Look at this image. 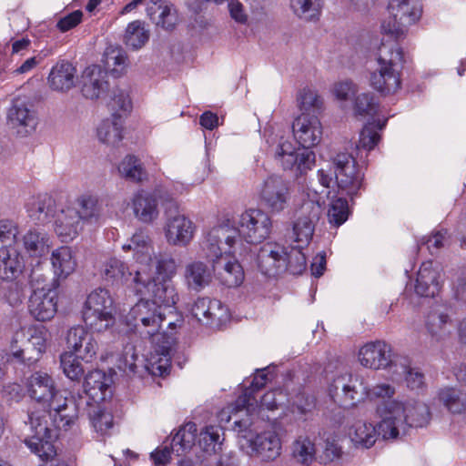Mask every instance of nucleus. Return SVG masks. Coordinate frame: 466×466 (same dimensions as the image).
Segmentation results:
<instances>
[{
  "label": "nucleus",
  "mask_w": 466,
  "mask_h": 466,
  "mask_svg": "<svg viewBox=\"0 0 466 466\" xmlns=\"http://www.w3.org/2000/svg\"><path fill=\"white\" fill-rule=\"evenodd\" d=\"M238 241L234 228L218 225L205 232L199 244L201 257L211 263L214 275L228 288L238 287L245 278L242 266L234 258Z\"/></svg>",
  "instance_id": "1"
},
{
  "label": "nucleus",
  "mask_w": 466,
  "mask_h": 466,
  "mask_svg": "<svg viewBox=\"0 0 466 466\" xmlns=\"http://www.w3.org/2000/svg\"><path fill=\"white\" fill-rule=\"evenodd\" d=\"M128 325L133 326L135 331L144 339H148L153 345L159 348L163 358L159 364L153 363V369L160 375L167 372L170 366L168 350L174 342L173 330L176 328L174 321L167 322L170 332L163 330V324L167 319L164 309L154 302L140 299L129 310L127 316Z\"/></svg>",
  "instance_id": "2"
},
{
  "label": "nucleus",
  "mask_w": 466,
  "mask_h": 466,
  "mask_svg": "<svg viewBox=\"0 0 466 466\" xmlns=\"http://www.w3.org/2000/svg\"><path fill=\"white\" fill-rule=\"evenodd\" d=\"M381 418L380 433L384 440L396 439L411 427L426 426L431 420L429 407L420 401H386L376 409Z\"/></svg>",
  "instance_id": "3"
},
{
  "label": "nucleus",
  "mask_w": 466,
  "mask_h": 466,
  "mask_svg": "<svg viewBox=\"0 0 466 466\" xmlns=\"http://www.w3.org/2000/svg\"><path fill=\"white\" fill-rule=\"evenodd\" d=\"M377 62L379 67L370 76L371 87L382 96L395 94L400 88V71L405 62L402 47L396 41L382 42Z\"/></svg>",
  "instance_id": "4"
},
{
  "label": "nucleus",
  "mask_w": 466,
  "mask_h": 466,
  "mask_svg": "<svg viewBox=\"0 0 466 466\" xmlns=\"http://www.w3.org/2000/svg\"><path fill=\"white\" fill-rule=\"evenodd\" d=\"M83 320L94 332H105L116 323L114 299L106 289H96L84 304Z\"/></svg>",
  "instance_id": "5"
},
{
  "label": "nucleus",
  "mask_w": 466,
  "mask_h": 466,
  "mask_svg": "<svg viewBox=\"0 0 466 466\" xmlns=\"http://www.w3.org/2000/svg\"><path fill=\"white\" fill-rule=\"evenodd\" d=\"M238 429L241 446L250 448L251 455H255L264 461L276 460L281 453V441L274 430H267L254 435L249 429L251 421L248 419L234 420Z\"/></svg>",
  "instance_id": "6"
},
{
  "label": "nucleus",
  "mask_w": 466,
  "mask_h": 466,
  "mask_svg": "<svg viewBox=\"0 0 466 466\" xmlns=\"http://www.w3.org/2000/svg\"><path fill=\"white\" fill-rule=\"evenodd\" d=\"M267 142L272 147L275 158L282 167L291 170L295 175L302 176L312 168L315 164V153L308 149H296L293 144L282 136L271 133Z\"/></svg>",
  "instance_id": "7"
},
{
  "label": "nucleus",
  "mask_w": 466,
  "mask_h": 466,
  "mask_svg": "<svg viewBox=\"0 0 466 466\" xmlns=\"http://www.w3.org/2000/svg\"><path fill=\"white\" fill-rule=\"evenodd\" d=\"M234 224L236 227L230 226L228 223L222 225H228L236 230L238 238L237 245L241 243V239L250 244L261 243L268 238L272 229V221L268 214L256 208H250L241 212L238 215Z\"/></svg>",
  "instance_id": "8"
},
{
  "label": "nucleus",
  "mask_w": 466,
  "mask_h": 466,
  "mask_svg": "<svg viewBox=\"0 0 466 466\" xmlns=\"http://www.w3.org/2000/svg\"><path fill=\"white\" fill-rule=\"evenodd\" d=\"M25 423L29 425L32 432L30 439L25 440L26 445L46 463L56 461V451L49 441L53 437V430L49 428L46 412L29 411L28 421Z\"/></svg>",
  "instance_id": "9"
},
{
  "label": "nucleus",
  "mask_w": 466,
  "mask_h": 466,
  "mask_svg": "<svg viewBox=\"0 0 466 466\" xmlns=\"http://www.w3.org/2000/svg\"><path fill=\"white\" fill-rule=\"evenodd\" d=\"M329 394L334 403L350 408L368 396V390L362 380L344 374L335 378L329 384Z\"/></svg>",
  "instance_id": "10"
},
{
  "label": "nucleus",
  "mask_w": 466,
  "mask_h": 466,
  "mask_svg": "<svg viewBox=\"0 0 466 466\" xmlns=\"http://www.w3.org/2000/svg\"><path fill=\"white\" fill-rule=\"evenodd\" d=\"M134 280L136 289L138 292H143V289L151 296V302L161 306L166 311L167 309L175 306L178 301V294L172 281H160L150 279L141 269L135 271Z\"/></svg>",
  "instance_id": "11"
},
{
  "label": "nucleus",
  "mask_w": 466,
  "mask_h": 466,
  "mask_svg": "<svg viewBox=\"0 0 466 466\" xmlns=\"http://www.w3.org/2000/svg\"><path fill=\"white\" fill-rule=\"evenodd\" d=\"M332 164L339 188L349 196L356 195L362 185L363 174L355 158L349 153H339Z\"/></svg>",
  "instance_id": "12"
},
{
  "label": "nucleus",
  "mask_w": 466,
  "mask_h": 466,
  "mask_svg": "<svg viewBox=\"0 0 466 466\" xmlns=\"http://www.w3.org/2000/svg\"><path fill=\"white\" fill-rule=\"evenodd\" d=\"M31 411H46L49 428L53 426L57 430H69L78 419L76 403L62 394L55 397L46 408L34 409Z\"/></svg>",
  "instance_id": "13"
},
{
  "label": "nucleus",
  "mask_w": 466,
  "mask_h": 466,
  "mask_svg": "<svg viewBox=\"0 0 466 466\" xmlns=\"http://www.w3.org/2000/svg\"><path fill=\"white\" fill-rule=\"evenodd\" d=\"M266 370L258 372L250 384L249 388L245 389L243 393L236 400L235 403L224 408L218 414L221 422H229L231 413L237 414L240 411H246L247 414L254 412L258 407V402L255 397V392L261 390L269 380Z\"/></svg>",
  "instance_id": "14"
},
{
  "label": "nucleus",
  "mask_w": 466,
  "mask_h": 466,
  "mask_svg": "<svg viewBox=\"0 0 466 466\" xmlns=\"http://www.w3.org/2000/svg\"><path fill=\"white\" fill-rule=\"evenodd\" d=\"M258 198L270 212H281L287 207L289 198L288 184L281 177L268 176L258 188Z\"/></svg>",
  "instance_id": "15"
},
{
  "label": "nucleus",
  "mask_w": 466,
  "mask_h": 466,
  "mask_svg": "<svg viewBox=\"0 0 466 466\" xmlns=\"http://www.w3.org/2000/svg\"><path fill=\"white\" fill-rule=\"evenodd\" d=\"M320 214L321 207L319 203L312 200L302 203L296 211L293 223V234L297 243L309 244Z\"/></svg>",
  "instance_id": "16"
},
{
  "label": "nucleus",
  "mask_w": 466,
  "mask_h": 466,
  "mask_svg": "<svg viewBox=\"0 0 466 466\" xmlns=\"http://www.w3.org/2000/svg\"><path fill=\"white\" fill-rule=\"evenodd\" d=\"M196 225L184 214L177 213L167 218L164 234L171 246L187 247L194 238Z\"/></svg>",
  "instance_id": "17"
},
{
  "label": "nucleus",
  "mask_w": 466,
  "mask_h": 466,
  "mask_svg": "<svg viewBox=\"0 0 466 466\" xmlns=\"http://www.w3.org/2000/svg\"><path fill=\"white\" fill-rule=\"evenodd\" d=\"M192 316L200 323L218 327L229 318L227 306L220 300L198 298L191 307Z\"/></svg>",
  "instance_id": "18"
},
{
  "label": "nucleus",
  "mask_w": 466,
  "mask_h": 466,
  "mask_svg": "<svg viewBox=\"0 0 466 466\" xmlns=\"http://www.w3.org/2000/svg\"><path fill=\"white\" fill-rule=\"evenodd\" d=\"M285 247L277 242H267L257 256L259 270L268 277H275L287 270Z\"/></svg>",
  "instance_id": "19"
},
{
  "label": "nucleus",
  "mask_w": 466,
  "mask_h": 466,
  "mask_svg": "<svg viewBox=\"0 0 466 466\" xmlns=\"http://www.w3.org/2000/svg\"><path fill=\"white\" fill-rule=\"evenodd\" d=\"M292 131L297 142L308 150L317 146L322 137V127L318 117L307 114H302L293 121Z\"/></svg>",
  "instance_id": "20"
},
{
  "label": "nucleus",
  "mask_w": 466,
  "mask_h": 466,
  "mask_svg": "<svg viewBox=\"0 0 466 466\" xmlns=\"http://www.w3.org/2000/svg\"><path fill=\"white\" fill-rule=\"evenodd\" d=\"M57 294L51 289H35L28 301L30 314L38 321L53 319L57 309Z\"/></svg>",
  "instance_id": "21"
},
{
  "label": "nucleus",
  "mask_w": 466,
  "mask_h": 466,
  "mask_svg": "<svg viewBox=\"0 0 466 466\" xmlns=\"http://www.w3.org/2000/svg\"><path fill=\"white\" fill-rule=\"evenodd\" d=\"M26 390L29 397L46 408L55 397L62 393L56 389L53 378L46 372L35 371L30 375L26 381Z\"/></svg>",
  "instance_id": "22"
},
{
  "label": "nucleus",
  "mask_w": 466,
  "mask_h": 466,
  "mask_svg": "<svg viewBox=\"0 0 466 466\" xmlns=\"http://www.w3.org/2000/svg\"><path fill=\"white\" fill-rule=\"evenodd\" d=\"M391 347L384 341L366 343L359 350L360 364L372 370H385L390 364Z\"/></svg>",
  "instance_id": "23"
},
{
  "label": "nucleus",
  "mask_w": 466,
  "mask_h": 466,
  "mask_svg": "<svg viewBox=\"0 0 466 466\" xmlns=\"http://www.w3.org/2000/svg\"><path fill=\"white\" fill-rule=\"evenodd\" d=\"M83 225L77 210L69 204L56 214L55 231L62 242H69L79 235Z\"/></svg>",
  "instance_id": "24"
},
{
  "label": "nucleus",
  "mask_w": 466,
  "mask_h": 466,
  "mask_svg": "<svg viewBox=\"0 0 466 466\" xmlns=\"http://www.w3.org/2000/svg\"><path fill=\"white\" fill-rule=\"evenodd\" d=\"M82 94L95 100L102 97L108 90L107 73L99 66H90L82 74Z\"/></svg>",
  "instance_id": "25"
},
{
  "label": "nucleus",
  "mask_w": 466,
  "mask_h": 466,
  "mask_svg": "<svg viewBox=\"0 0 466 466\" xmlns=\"http://www.w3.org/2000/svg\"><path fill=\"white\" fill-rule=\"evenodd\" d=\"M7 120L10 127L22 137L33 132L37 124L35 112L29 109L25 103L19 101L14 102L9 108Z\"/></svg>",
  "instance_id": "26"
},
{
  "label": "nucleus",
  "mask_w": 466,
  "mask_h": 466,
  "mask_svg": "<svg viewBox=\"0 0 466 466\" xmlns=\"http://www.w3.org/2000/svg\"><path fill=\"white\" fill-rule=\"evenodd\" d=\"M440 273L431 261L423 262L417 273L414 290L420 297H434L441 289Z\"/></svg>",
  "instance_id": "27"
},
{
  "label": "nucleus",
  "mask_w": 466,
  "mask_h": 466,
  "mask_svg": "<svg viewBox=\"0 0 466 466\" xmlns=\"http://www.w3.org/2000/svg\"><path fill=\"white\" fill-rule=\"evenodd\" d=\"M146 11L154 24L166 30L173 29L178 20L174 5L167 0H151Z\"/></svg>",
  "instance_id": "28"
},
{
  "label": "nucleus",
  "mask_w": 466,
  "mask_h": 466,
  "mask_svg": "<svg viewBox=\"0 0 466 466\" xmlns=\"http://www.w3.org/2000/svg\"><path fill=\"white\" fill-rule=\"evenodd\" d=\"M425 328L432 340L441 342L451 334L452 320L445 311L433 309L426 317Z\"/></svg>",
  "instance_id": "29"
},
{
  "label": "nucleus",
  "mask_w": 466,
  "mask_h": 466,
  "mask_svg": "<svg viewBox=\"0 0 466 466\" xmlns=\"http://www.w3.org/2000/svg\"><path fill=\"white\" fill-rule=\"evenodd\" d=\"M212 272L202 261L196 260L186 265L184 279L188 289L200 291L212 280Z\"/></svg>",
  "instance_id": "30"
},
{
  "label": "nucleus",
  "mask_w": 466,
  "mask_h": 466,
  "mask_svg": "<svg viewBox=\"0 0 466 466\" xmlns=\"http://www.w3.org/2000/svg\"><path fill=\"white\" fill-rule=\"evenodd\" d=\"M389 10L390 15L407 27L417 22L422 12L421 5L418 0H390Z\"/></svg>",
  "instance_id": "31"
},
{
  "label": "nucleus",
  "mask_w": 466,
  "mask_h": 466,
  "mask_svg": "<svg viewBox=\"0 0 466 466\" xmlns=\"http://www.w3.org/2000/svg\"><path fill=\"white\" fill-rule=\"evenodd\" d=\"M112 380L105 372L95 370L87 373L84 381L85 392L95 402L103 401L110 392L109 388Z\"/></svg>",
  "instance_id": "32"
},
{
  "label": "nucleus",
  "mask_w": 466,
  "mask_h": 466,
  "mask_svg": "<svg viewBox=\"0 0 466 466\" xmlns=\"http://www.w3.org/2000/svg\"><path fill=\"white\" fill-rule=\"evenodd\" d=\"M349 438L357 449H370L377 441L380 433V427L378 431L372 423L364 421H357L350 429L348 432Z\"/></svg>",
  "instance_id": "33"
},
{
  "label": "nucleus",
  "mask_w": 466,
  "mask_h": 466,
  "mask_svg": "<svg viewBox=\"0 0 466 466\" xmlns=\"http://www.w3.org/2000/svg\"><path fill=\"white\" fill-rule=\"evenodd\" d=\"M51 264L54 274L58 279H66L76 268V259L69 247H59L52 251Z\"/></svg>",
  "instance_id": "34"
},
{
  "label": "nucleus",
  "mask_w": 466,
  "mask_h": 466,
  "mask_svg": "<svg viewBox=\"0 0 466 466\" xmlns=\"http://www.w3.org/2000/svg\"><path fill=\"white\" fill-rule=\"evenodd\" d=\"M23 245L30 257L42 258L49 253L52 240L47 233L33 228L23 236Z\"/></svg>",
  "instance_id": "35"
},
{
  "label": "nucleus",
  "mask_w": 466,
  "mask_h": 466,
  "mask_svg": "<svg viewBox=\"0 0 466 466\" xmlns=\"http://www.w3.org/2000/svg\"><path fill=\"white\" fill-rule=\"evenodd\" d=\"M55 201L47 194L32 196L25 203L28 217L35 222L46 223L53 212Z\"/></svg>",
  "instance_id": "36"
},
{
  "label": "nucleus",
  "mask_w": 466,
  "mask_h": 466,
  "mask_svg": "<svg viewBox=\"0 0 466 466\" xmlns=\"http://www.w3.org/2000/svg\"><path fill=\"white\" fill-rule=\"evenodd\" d=\"M102 275L106 281L116 285L134 284L132 271L127 264L118 258H112L106 260L102 268Z\"/></svg>",
  "instance_id": "37"
},
{
  "label": "nucleus",
  "mask_w": 466,
  "mask_h": 466,
  "mask_svg": "<svg viewBox=\"0 0 466 466\" xmlns=\"http://www.w3.org/2000/svg\"><path fill=\"white\" fill-rule=\"evenodd\" d=\"M76 72L71 63L66 61L57 63L48 76L50 87L57 91L69 90L75 85Z\"/></svg>",
  "instance_id": "38"
},
{
  "label": "nucleus",
  "mask_w": 466,
  "mask_h": 466,
  "mask_svg": "<svg viewBox=\"0 0 466 466\" xmlns=\"http://www.w3.org/2000/svg\"><path fill=\"white\" fill-rule=\"evenodd\" d=\"M71 206L77 210L84 224L97 222L101 216L102 207L96 196L83 194L77 197Z\"/></svg>",
  "instance_id": "39"
},
{
  "label": "nucleus",
  "mask_w": 466,
  "mask_h": 466,
  "mask_svg": "<svg viewBox=\"0 0 466 466\" xmlns=\"http://www.w3.org/2000/svg\"><path fill=\"white\" fill-rule=\"evenodd\" d=\"M23 268V257L15 249L0 250V279L13 280L22 273Z\"/></svg>",
  "instance_id": "40"
},
{
  "label": "nucleus",
  "mask_w": 466,
  "mask_h": 466,
  "mask_svg": "<svg viewBox=\"0 0 466 466\" xmlns=\"http://www.w3.org/2000/svg\"><path fill=\"white\" fill-rule=\"evenodd\" d=\"M132 208L136 218L144 223H150L158 216L157 198L148 193L137 194Z\"/></svg>",
  "instance_id": "41"
},
{
  "label": "nucleus",
  "mask_w": 466,
  "mask_h": 466,
  "mask_svg": "<svg viewBox=\"0 0 466 466\" xmlns=\"http://www.w3.org/2000/svg\"><path fill=\"white\" fill-rule=\"evenodd\" d=\"M197 431V425L194 422H187L181 426L169 443L172 451L177 456L190 451L195 445Z\"/></svg>",
  "instance_id": "42"
},
{
  "label": "nucleus",
  "mask_w": 466,
  "mask_h": 466,
  "mask_svg": "<svg viewBox=\"0 0 466 466\" xmlns=\"http://www.w3.org/2000/svg\"><path fill=\"white\" fill-rule=\"evenodd\" d=\"M197 431V425L194 422H187L181 426L169 443L172 451L177 456L190 451L195 445Z\"/></svg>",
  "instance_id": "43"
},
{
  "label": "nucleus",
  "mask_w": 466,
  "mask_h": 466,
  "mask_svg": "<svg viewBox=\"0 0 466 466\" xmlns=\"http://www.w3.org/2000/svg\"><path fill=\"white\" fill-rule=\"evenodd\" d=\"M97 137L105 144L116 146L123 138V119L118 114L111 116L101 122L97 127Z\"/></svg>",
  "instance_id": "44"
},
{
  "label": "nucleus",
  "mask_w": 466,
  "mask_h": 466,
  "mask_svg": "<svg viewBox=\"0 0 466 466\" xmlns=\"http://www.w3.org/2000/svg\"><path fill=\"white\" fill-rule=\"evenodd\" d=\"M438 401L450 412L461 414L466 410V392L452 387L440 389Z\"/></svg>",
  "instance_id": "45"
},
{
  "label": "nucleus",
  "mask_w": 466,
  "mask_h": 466,
  "mask_svg": "<svg viewBox=\"0 0 466 466\" xmlns=\"http://www.w3.org/2000/svg\"><path fill=\"white\" fill-rule=\"evenodd\" d=\"M149 259L155 265V277H149L160 281H172L177 271L176 259L168 254H158Z\"/></svg>",
  "instance_id": "46"
},
{
  "label": "nucleus",
  "mask_w": 466,
  "mask_h": 466,
  "mask_svg": "<svg viewBox=\"0 0 466 466\" xmlns=\"http://www.w3.org/2000/svg\"><path fill=\"white\" fill-rule=\"evenodd\" d=\"M125 43L132 49L141 48L149 39V31L144 22L136 20L128 24L125 33Z\"/></svg>",
  "instance_id": "47"
},
{
  "label": "nucleus",
  "mask_w": 466,
  "mask_h": 466,
  "mask_svg": "<svg viewBox=\"0 0 466 466\" xmlns=\"http://www.w3.org/2000/svg\"><path fill=\"white\" fill-rule=\"evenodd\" d=\"M293 13L300 19L313 21L319 19L322 8L321 0H290Z\"/></svg>",
  "instance_id": "48"
},
{
  "label": "nucleus",
  "mask_w": 466,
  "mask_h": 466,
  "mask_svg": "<svg viewBox=\"0 0 466 466\" xmlns=\"http://www.w3.org/2000/svg\"><path fill=\"white\" fill-rule=\"evenodd\" d=\"M118 171L122 177L134 182L147 178V173L141 161L135 156H127L119 164Z\"/></svg>",
  "instance_id": "49"
},
{
  "label": "nucleus",
  "mask_w": 466,
  "mask_h": 466,
  "mask_svg": "<svg viewBox=\"0 0 466 466\" xmlns=\"http://www.w3.org/2000/svg\"><path fill=\"white\" fill-rule=\"evenodd\" d=\"M315 445L307 436H299L292 444V456L301 464H311L315 460Z\"/></svg>",
  "instance_id": "50"
},
{
  "label": "nucleus",
  "mask_w": 466,
  "mask_h": 466,
  "mask_svg": "<svg viewBox=\"0 0 466 466\" xmlns=\"http://www.w3.org/2000/svg\"><path fill=\"white\" fill-rule=\"evenodd\" d=\"M105 66L111 71L116 77L122 76L127 66V56L126 53L119 48L109 47L104 55Z\"/></svg>",
  "instance_id": "51"
},
{
  "label": "nucleus",
  "mask_w": 466,
  "mask_h": 466,
  "mask_svg": "<svg viewBox=\"0 0 466 466\" xmlns=\"http://www.w3.org/2000/svg\"><path fill=\"white\" fill-rule=\"evenodd\" d=\"M385 123L386 120L383 121L382 123H380V121H378L377 123L369 122L367 125H365L360 134V139L357 145V148H362L368 151L372 150L380 139L379 131L383 128Z\"/></svg>",
  "instance_id": "52"
},
{
  "label": "nucleus",
  "mask_w": 466,
  "mask_h": 466,
  "mask_svg": "<svg viewBox=\"0 0 466 466\" xmlns=\"http://www.w3.org/2000/svg\"><path fill=\"white\" fill-rule=\"evenodd\" d=\"M305 244L298 243L295 247L285 248L287 270L293 275L301 274L306 269V256L302 252Z\"/></svg>",
  "instance_id": "53"
},
{
  "label": "nucleus",
  "mask_w": 466,
  "mask_h": 466,
  "mask_svg": "<svg viewBox=\"0 0 466 466\" xmlns=\"http://www.w3.org/2000/svg\"><path fill=\"white\" fill-rule=\"evenodd\" d=\"M27 344L32 348L34 355L27 358L28 361L36 360L46 350L47 332L43 327H29L27 329Z\"/></svg>",
  "instance_id": "54"
},
{
  "label": "nucleus",
  "mask_w": 466,
  "mask_h": 466,
  "mask_svg": "<svg viewBox=\"0 0 466 466\" xmlns=\"http://www.w3.org/2000/svg\"><path fill=\"white\" fill-rule=\"evenodd\" d=\"M122 248L126 251L133 250L137 258L140 259L141 256L150 257L149 251L152 249L150 246V238L143 230H137L130 238L128 243L123 245Z\"/></svg>",
  "instance_id": "55"
},
{
  "label": "nucleus",
  "mask_w": 466,
  "mask_h": 466,
  "mask_svg": "<svg viewBox=\"0 0 466 466\" xmlns=\"http://www.w3.org/2000/svg\"><path fill=\"white\" fill-rule=\"evenodd\" d=\"M131 106L132 104L128 93L120 88H116L113 91V96L107 103V107L112 112L111 116L116 114L117 116L119 114L121 119H123V116L131 109Z\"/></svg>",
  "instance_id": "56"
},
{
  "label": "nucleus",
  "mask_w": 466,
  "mask_h": 466,
  "mask_svg": "<svg viewBox=\"0 0 466 466\" xmlns=\"http://www.w3.org/2000/svg\"><path fill=\"white\" fill-rule=\"evenodd\" d=\"M60 363L65 375L72 380H79L84 372V367L78 357L73 353L66 352L60 357Z\"/></svg>",
  "instance_id": "57"
},
{
  "label": "nucleus",
  "mask_w": 466,
  "mask_h": 466,
  "mask_svg": "<svg viewBox=\"0 0 466 466\" xmlns=\"http://www.w3.org/2000/svg\"><path fill=\"white\" fill-rule=\"evenodd\" d=\"M89 418L95 431L101 435L106 434L113 427V415L99 406L91 410Z\"/></svg>",
  "instance_id": "58"
},
{
  "label": "nucleus",
  "mask_w": 466,
  "mask_h": 466,
  "mask_svg": "<svg viewBox=\"0 0 466 466\" xmlns=\"http://www.w3.org/2000/svg\"><path fill=\"white\" fill-rule=\"evenodd\" d=\"M350 209L348 201L343 198H338L331 201L328 211L329 222L339 227L345 223L349 218Z\"/></svg>",
  "instance_id": "59"
},
{
  "label": "nucleus",
  "mask_w": 466,
  "mask_h": 466,
  "mask_svg": "<svg viewBox=\"0 0 466 466\" xmlns=\"http://www.w3.org/2000/svg\"><path fill=\"white\" fill-rule=\"evenodd\" d=\"M220 429L216 426H207L200 431L198 445L207 453L217 452L220 446Z\"/></svg>",
  "instance_id": "60"
},
{
  "label": "nucleus",
  "mask_w": 466,
  "mask_h": 466,
  "mask_svg": "<svg viewBox=\"0 0 466 466\" xmlns=\"http://www.w3.org/2000/svg\"><path fill=\"white\" fill-rule=\"evenodd\" d=\"M378 103L371 93L360 94L354 102V112L358 116H373L377 113Z\"/></svg>",
  "instance_id": "61"
},
{
  "label": "nucleus",
  "mask_w": 466,
  "mask_h": 466,
  "mask_svg": "<svg viewBox=\"0 0 466 466\" xmlns=\"http://www.w3.org/2000/svg\"><path fill=\"white\" fill-rule=\"evenodd\" d=\"M19 234L18 225L11 219L0 220V248L11 247Z\"/></svg>",
  "instance_id": "62"
},
{
  "label": "nucleus",
  "mask_w": 466,
  "mask_h": 466,
  "mask_svg": "<svg viewBox=\"0 0 466 466\" xmlns=\"http://www.w3.org/2000/svg\"><path fill=\"white\" fill-rule=\"evenodd\" d=\"M91 334L83 326H75L68 329L66 334V344L68 349L75 352L81 350L83 342Z\"/></svg>",
  "instance_id": "63"
},
{
  "label": "nucleus",
  "mask_w": 466,
  "mask_h": 466,
  "mask_svg": "<svg viewBox=\"0 0 466 466\" xmlns=\"http://www.w3.org/2000/svg\"><path fill=\"white\" fill-rule=\"evenodd\" d=\"M381 31L383 34L398 40L404 37L407 32V26L400 25V21L390 15L388 19L382 22Z\"/></svg>",
  "instance_id": "64"
}]
</instances>
